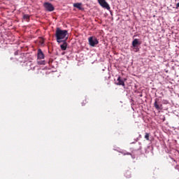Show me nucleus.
<instances>
[{
  "mask_svg": "<svg viewBox=\"0 0 179 179\" xmlns=\"http://www.w3.org/2000/svg\"><path fill=\"white\" fill-rule=\"evenodd\" d=\"M68 31L62 30L59 28H57L55 37L57 42L59 44L62 43V41L68 40Z\"/></svg>",
  "mask_w": 179,
  "mask_h": 179,
  "instance_id": "nucleus-1",
  "label": "nucleus"
},
{
  "mask_svg": "<svg viewBox=\"0 0 179 179\" xmlns=\"http://www.w3.org/2000/svg\"><path fill=\"white\" fill-rule=\"evenodd\" d=\"M89 44L91 47H96L99 44V40L95 36H90L88 38Z\"/></svg>",
  "mask_w": 179,
  "mask_h": 179,
  "instance_id": "nucleus-2",
  "label": "nucleus"
},
{
  "mask_svg": "<svg viewBox=\"0 0 179 179\" xmlns=\"http://www.w3.org/2000/svg\"><path fill=\"white\" fill-rule=\"evenodd\" d=\"M43 7L45 8V10L48 12H53L55 10V8L51 3L45 2L43 3Z\"/></svg>",
  "mask_w": 179,
  "mask_h": 179,
  "instance_id": "nucleus-3",
  "label": "nucleus"
},
{
  "mask_svg": "<svg viewBox=\"0 0 179 179\" xmlns=\"http://www.w3.org/2000/svg\"><path fill=\"white\" fill-rule=\"evenodd\" d=\"M154 107L156 110H163V104L160 102V99L156 98L154 102Z\"/></svg>",
  "mask_w": 179,
  "mask_h": 179,
  "instance_id": "nucleus-4",
  "label": "nucleus"
},
{
  "mask_svg": "<svg viewBox=\"0 0 179 179\" xmlns=\"http://www.w3.org/2000/svg\"><path fill=\"white\" fill-rule=\"evenodd\" d=\"M98 2L99 5L102 6V8H105L108 10H110V5L108 4L107 1L106 0H98Z\"/></svg>",
  "mask_w": 179,
  "mask_h": 179,
  "instance_id": "nucleus-5",
  "label": "nucleus"
},
{
  "mask_svg": "<svg viewBox=\"0 0 179 179\" xmlns=\"http://www.w3.org/2000/svg\"><path fill=\"white\" fill-rule=\"evenodd\" d=\"M125 80H127V78H121L120 76H119L117 78V83H116V85H117V86H123L125 87Z\"/></svg>",
  "mask_w": 179,
  "mask_h": 179,
  "instance_id": "nucleus-6",
  "label": "nucleus"
},
{
  "mask_svg": "<svg viewBox=\"0 0 179 179\" xmlns=\"http://www.w3.org/2000/svg\"><path fill=\"white\" fill-rule=\"evenodd\" d=\"M38 59H44V53L41 49L38 50Z\"/></svg>",
  "mask_w": 179,
  "mask_h": 179,
  "instance_id": "nucleus-7",
  "label": "nucleus"
},
{
  "mask_svg": "<svg viewBox=\"0 0 179 179\" xmlns=\"http://www.w3.org/2000/svg\"><path fill=\"white\" fill-rule=\"evenodd\" d=\"M62 43L63 44L60 45V48L62 51H66V48L68 47V43H66V41H63Z\"/></svg>",
  "mask_w": 179,
  "mask_h": 179,
  "instance_id": "nucleus-8",
  "label": "nucleus"
},
{
  "mask_svg": "<svg viewBox=\"0 0 179 179\" xmlns=\"http://www.w3.org/2000/svg\"><path fill=\"white\" fill-rule=\"evenodd\" d=\"M73 7L77 8V9H80V10H82V4L80 3H74Z\"/></svg>",
  "mask_w": 179,
  "mask_h": 179,
  "instance_id": "nucleus-9",
  "label": "nucleus"
},
{
  "mask_svg": "<svg viewBox=\"0 0 179 179\" xmlns=\"http://www.w3.org/2000/svg\"><path fill=\"white\" fill-rule=\"evenodd\" d=\"M138 44H141L139 43V41H138L137 38L134 39L133 41H132V45L133 47H136L138 45Z\"/></svg>",
  "mask_w": 179,
  "mask_h": 179,
  "instance_id": "nucleus-10",
  "label": "nucleus"
},
{
  "mask_svg": "<svg viewBox=\"0 0 179 179\" xmlns=\"http://www.w3.org/2000/svg\"><path fill=\"white\" fill-rule=\"evenodd\" d=\"M126 178H131V172L130 171H127L124 174Z\"/></svg>",
  "mask_w": 179,
  "mask_h": 179,
  "instance_id": "nucleus-11",
  "label": "nucleus"
},
{
  "mask_svg": "<svg viewBox=\"0 0 179 179\" xmlns=\"http://www.w3.org/2000/svg\"><path fill=\"white\" fill-rule=\"evenodd\" d=\"M149 136H150V133H145L144 138H145V139H146V141H150Z\"/></svg>",
  "mask_w": 179,
  "mask_h": 179,
  "instance_id": "nucleus-12",
  "label": "nucleus"
},
{
  "mask_svg": "<svg viewBox=\"0 0 179 179\" xmlns=\"http://www.w3.org/2000/svg\"><path fill=\"white\" fill-rule=\"evenodd\" d=\"M23 17L24 19H26V20H29V19H30V16H29V15H24Z\"/></svg>",
  "mask_w": 179,
  "mask_h": 179,
  "instance_id": "nucleus-13",
  "label": "nucleus"
},
{
  "mask_svg": "<svg viewBox=\"0 0 179 179\" xmlns=\"http://www.w3.org/2000/svg\"><path fill=\"white\" fill-rule=\"evenodd\" d=\"M38 65H44V61H38Z\"/></svg>",
  "mask_w": 179,
  "mask_h": 179,
  "instance_id": "nucleus-14",
  "label": "nucleus"
},
{
  "mask_svg": "<svg viewBox=\"0 0 179 179\" xmlns=\"http://www.w3.org/2000/svg\"><path fill=\"white\" fill-rule=\"evenodd\" d=\"M86 103H87V99H85V101H83L82 106H85Z\"/></svg>",
  "mask_w": 179,
  "mask_h": 179,
  "instance_id": "nucleus-15",
  "label": "nucleus"
},
{
  "mask_svg": "<svg viewBox=\"0 0 179 179\" xmlns=\"http://www.w3.org/2000/svg\"><path fill=\"white\" fill-rule=\"evenodd\" d=\"M178 8H179V3H178L176 4V9H178Z\"/></svg>",
  "mask_w": 179,
  "mask_h": 179,
  "instance_id": "nucleus-16",
  "label": "nucleus"
},
{
  "mask_svg": "<svg viewBox=\"0 0 179 179\" xmlns=\"http://www.w3.org/2000/svg\"><path fill=\"white\" fill-rule=\"evenodd\" d=\"M138 50H139V49L136 48V51H138Z\"/></svg>",
  "mask_w": 179,
  "mask_h": 179,
  "instance_id": "nucleus-17",
  "label": "nucleus"
},
{
  "mask_svg": "<svg viewBox=\"0 0 179 179\" xmlns=\"http://www.w3.org/2000/svg\"><path fill=\"white\" fill-rule=\"evenodd\" d=\"M31 65H33L32 64H30V65L29 66H31Z\"/></svg>",
  "mask_w": 179,
  "mask_h": 179,
  "instance_id": "nucleus-18",
  "label": "nucleus"
},
{
  "mask_svg": "<svg viewBox=\"0 0 179 179\" xmlns=\"http://www.w3.org/2000/svg\"><path fill=\"white\" fill-rule=\"evenodd\" d=\"M178 21L179 22V18H178Z\"/></svg>",
  "mask_w": 179,
  "mask_h": 179,
  "instance_id": "nucleus-19",
  "label": "nucleus"
},
{
  "mask_svg": "<svg viewBox=\"0 0 179 179\" xmlns=\"http://www.w3.org/2000/svg\"><path fill=\"white\" fill-rule=\"evenodd\" d=\"M50 1H52V0H50Z\"/></svg>",
  "mask_w": 179,
  "mask_h": 179,
  "instance_id": "nucleus-20",
  "label": "nucleus"
}]
</instances>
